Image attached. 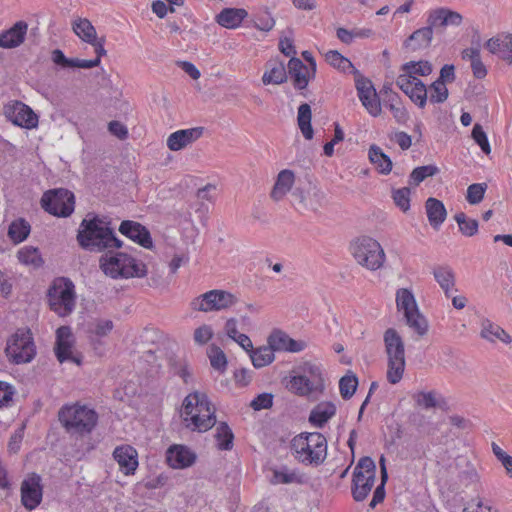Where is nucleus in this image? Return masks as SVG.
Masks as SVG:
<instances>
[{
  "label": "nucleus",
  "mask_w": 512,
  "mask_h": 512,
  "mask_svg": "<svg viewBox=\"0 0 512 512\" xmlns=\"http://www.w3.org/2000/svg\"><path fill=\"white\" fill-rule=\"evenodd\" d=\"M76 239L82 249L97 253L123 245L111 227V220L95 213H88L81 221Z\"/></svg>",
  "instance_id": "1"
},
{
  "label": "nucleus",
  "mask_w": 512,
  "mask_h": 512,
  "mask_svg": "<svg viewBox=\"0 0 512 512\" xmlns=\"http://www.w3.org/2000/svg\"><path fill=\"white\" fill-rule=\"evenodd\" d=\"M183 420L192 431L206 432L216 424L215 408L204 393L195 391L183 401Z\"/></svg>",
  "instance_id": "2"
},
{
  "label": "nucleus",
  "mask_w": 512,
  "mask_h": 512,
  "mask_svg": "<svg viewBox=\"0 0 512 512\" xmlns=\"http://www.w3.org/2000/svg\"><path fill=\"white\" fill-rule=\"evenodd\" d=\"M58 420L67 433L84 436L96 427L98 414L86 405H64L58 411Z\"/></svg>",
  "instance_id": "3"
},
{
  "label": "nucleus",
  "mask_w": 512,
  "mask_h": 512,
  "mask_svg": "<svg viewBox=\"0 0 512 512\" xmlns=\"http://www.w3.org/2000/svg\"><path fill=\"white\" fill-rule=\"evenodd\" d=\"M384 350L387 358L386 379L390 384L401 381L406 367L405 344L395 328H388L383 333Z\"/></svg>",
  "instance_id": "4"
},
{
  "label": "nucleus",
  "mask_w": 512,
  "mask_h": 512,
  "mask_svg": "<svg viewBox=\"0 0 512 512\" xmlns=\"http://www.w3.org/2000/svg\"><path fill=\"white\" fill-rule=\"evenodd\" d=\"M291 450L300 462L318 466L327 457V440L319 432L301 433L292 439Z\"/></svg>",
  "instance_id": "5"
},
{
  "label": "nucleus",
  "mask_w": 512,
  "mask_h": 512,
  "mask_svg": "<svg viewBox=\"0 0 512 512\" xmlns=\"http://www.w3.org/2000/svg\"><path fill=\"white\" fill-rule=\"evenodd\" d=\"M47 299L50 309L58 316L70 315L76 305L74 283L67 277L54 279L47 290Z\"/></svg>",
  "instance_id": "6"
},
{
  "label": "nucleus",
  "mask_w": 512,
  "mask_h": 512,
  "mask_svg": "<svg viewBox=\"0 0 512 512\" xmlns=\"http://www.w3.org/2000/svg\"><path fill=\"white\" fill-rule=\"evenodd\" d=\"M99 263L104 274L114 279L118 277H144L147 273L145 264L123 252L110 257L107 254L102 255Z\"/></svg>",
  "instance_id": "7"
},
{
  "label": "nucleus",
  "mask_w": 512,
  "mask_h": 512,
  "mask_svg": "<svg viewBox=\"0 0 512 512\" xmlns=\"http://www.w3.org/2000/svg\"><path fill=\"white\" fill-rule=\"evenodd\" d=\"M350 252L359 265L371 271L381 268L385 261V253L379 242L368 236L351 242Z\"/></svg>",
  "instance_id": "8"
},
{
  "label": "nucleus",
  "mask_w": 512,
  "mask_h": 512,
  "mask_svg": "<svg viewBox=\"0 0 512 512\" xmlns=\"http://www.w3.org/2000/svg\"><path fill=\"white\" fill-rule=\"evenodd\" d=\"M6 356L14 364L31 362L36 355V348L29 328L18 329L7 342Z\"/></svg>",
  "instance_id": "9"
},
{
  "label": "nucleus",
  "mask_w": 512,
  "mask_h": 512,
  "mask_svg": "<svg viewBox=\"0 0 512 512\" xmlns=\"http://www.w3.org/2000/svg\"><path fill=\"white\" fill-rule=\"evenodd\" d=\"M376 464L369 456L361 457L352 477V496L357 502L366 499L375 484Z\"/></svg>",
  "instance_id": "10"
},
{
  "label": "nucleus",
  "mask_w": 512,
  "mask_h": 512,
  "mask_svg": "<svg viewBox=\"0 0 512 512\" xmlns=\"http://www.w3.org/2000/svg\"><path fill=\"white\" fill-rule=\"evenodd\" d=\"M40 204L44 211L53 216L68 217L74 211L75 197L68 189H51L42 195Z\"/></svg>",
  "instance_id": "11"
},
{
  "label": "nucleus",
  "mask_w": 512,
  "mask_h": 512,
  "mask_svg": "<svg viewBox=\"0 0 512 512\" xmlns=\"http://www.w3.org/2000/svg\"><path fill=\"white\" fill-rule=\"evenodd\" d=\"M236 302L237 298L232 293L214 289L194 298L190 305L195 311L210 312L227 309Z\"/></svg>",
  "instance_id": "12"
},
{
  "label": "nucleus",
  "mask_w": 512,
  "mask_h": 512,
  "mask_svg": "<svg viewBox=\"0 0 512 512\" xmlns=\"http://www.w3.org/2000/svg\"><path fill=\"white\" fill-rule=\"evenodd\" d=\"M355 86L358 97L368 113L374 117L381 114V103L371 80L364 77L357 69H354Z\"/></svg>",
  "instance_id": "13"
},
{
  "label": "nucleus",
  "mask_w": 512,
  "mask_h": 512,
  "mask_svg": "<svg viewBox=\"0 0 512 512\" xmlns=\"http://www.w3.org/2000/svg\"><path fill=\"white\" fill-rule=\"evenodd\" d=\"M6 117L16 126L32 129L38 125V116L26 104L21 101H14L4 107Z\"/></svg>",
  "instance_id": "14"
},
{
  "label": "nucleus",
  "mask_w": 512,
  "mask_h": 512,
  "mask_svg": "<svg viewBox=\"0 0 512 512\" xmlns=\"http://www.w3.org/2000/svg\"><path fill=\"white\" fill-rule=\"evenodd\" d=\"M41 478L32 474L21 484V502L28 510L35 509L42 501Z\"/></svg>",
  "instance_id": "15"
},
{
  "label": "nucleus",
  "mask_w": 512,
  "mask_h": 512,
  "mask_svg": "<svg viewBox=\"0 0 512 512\" xmlns=\"http://www.w3.org/2000/svg\"><path fill=\"white\" fill-rule=\"evenodd\" d=\"M119 232L145 249L153 248V241L149 230L139 222L124 220L119 226Z\"/></svg>",
  "instance_id": "16"
},
{
  "label": "nucleus",
  "mask_w": 512,
  "mask_h": 512,
  "mask_svg": "<svg viewBox=\"0 0 512 512\" xmlns=\"http://www.w3.org/2000/svg\"><path fill=\"white\" fill-rule=\"evenodd\" d=\"M72 332L69 326H61L56 330L55 354L60 363L70 360L80 364V358L72 355L73 342L71 340Z\"/></svg>",
  "instance_id": "17"
},
{
  "label": "nucleus",
  "mask_w": 512,
  "mask_h": 512,
  "mask_svg": "<svg viewBox=\"0 0 512 512\" xmlns=\"http://www.w3.org/2000/svg\"><path fill=\"white\" fill-rule=\"evenodd\" d=\"M166 461L174 469H184L196 461V454L184 445H172L167 449Z\"/></svg>",
  "instance_id": "18"
},
{
  "label": "nucleus",
  "mask_w": 512,
  "mask_h": 512,
  "mask_svg": "<svg viewBox=\"0 0 512 512\" xmlns=\"http://www.w3.org/2000/svg\"><path fill=\"white\" fill-rule=\"evenodd\" d=\"M203 127L182 129L171 133L167 138V147L179 151L197 141L203 135Z\"/></svg>",
  "instance_id": "19"
},
{
  "label": "nucleus",
  "mask_w": 512,
  "mask_h": 512,
  "mask_svg": "<svg viewBox=\"0 0 512 512\" xmlns=\"http://www.w3.org/2000/svg\"><path fill=\"white\" fill-rule=\"evenodd\" d=\"M462 22V15L448 8H438L432 10L427 17V23H430L432 26H434L437 31L447 26L458 27L462 24Z\"/></svg>",
  "instance_id": "20"
},
{
  "label": "nucleus",
  "mask_w": 512,
  "mask_h": 512,
  "mask_svg": "<svg viewBox=\"0 0 512 512\" xmlns=\"http://www.w3.org/2000/svg\"><path fill=\"white\" fill-rule=\"evenodd\" d=\"M268 344L274 350L297 353L306 348V342L294 340L281 330H274L268 337Z\"/></svg>",
  "instance_id": "21"
},
{
  "label": "nucleus",
  "mask_w": 512,
  "mask_h": 512,
  "mask_svg": "<svg viewBox=\"0 0 512 512\" xmlns=\"http://www.w3.org/2000/svg\"><path fill=\"white\" fill-rule=\"evenodd\" d=\"M27 30L28 24L25 21L16 22L0 34V47L4 49L19 47L25 41Z\"/></svg>",
  "instance_id": "22"
},
{
  "label": "nucleus",
  "mask_w": 512,
  "mask_h": 512,
  "mask_svg": "<svg viewBox=\"0 0 512 512\" xmlns=\"http://www.w3.org/2000/svg\"><path fill=\"white\" fill-rule=\"evenodd\" d=\"M434 29V26L427 23V26L415 30L404 41V47L413 52L429 48L433 40Z\"/></svg>",
  "instance_id": "23"
},
{
  "label": "nucleus",
  "mask_w": 512,
  "mask_h": 512,
  "mask_svg": "<svg viewBox=\"0 0 512 512\" xmlns=\"http://www.w3.org/2000/svg\"><path fill=\"white\" fill-rule=\"evenodd\" d=\"M114 459L125 475H132L138 467L137 451L129 446L116 447L113 452Z\"/></svg>",
  "instance_id": "24"
},
{
  "label": "nucleus",
  "mask_w": 512,
  "mask_h": 512,
  "mask_svg": "<svg viewBox=\"0 0 512 512\" xmlns=\"http://www.w3.org/2000/svg\"><path fill=\"white\" fill-rule=\"evenodd\" d=\"M288 74L296 90H303L308 86L309 68L299 58H290L288 61Z\"/></svg>",
  "instance_id": "25"
},
{
  "label": "nucleus",
  "mask_w": 512,
  "mask_h": 512,
  "mask_svg": "<svg viewBox=\"0 0 512 512\" xmlns=\"http://www.w3.org/2000/svg\"><path fill=\"white\" fill-rule=\"evenodd\" d=\"M287 71L283 61L279 59H270L265 64V72L262 76L264 85H280L287 81Z\"/></svg>",
  "instance_id": "26"
},
{
  "label": "nucleus",
  "mask_w": 512,
  "mask_h": 512,
  "mask_svg": "<svg viewBox=\"0 0 512 512\" xmlns=\"http://www.w3.org/2000/svg\"><path fill=\"white\" fill-rule=\"evenodd\" d=\"M295 181V175L292 170H281L276 178L274 186L271 190L270 197L274 201L282 200L286 194L292 189Z\"/></svg>",
  "instance_id": "27"
},
{
  "label": "nucleus",
  "mask_w": 512,
  "mask_h": 512,
  "mask_svg": "<svg viewBox=\"0 0 512 512\" xmlns=\"http://www.w3.org/2000/svg\"><path fill=\"white\" fill-rule=\"evenodd\" d=\"M486 48L492 54H497L501 59L512 63V35L508 34L501 37H492L486 44Z\"/></svg>",
  "instance_id": "28"
},
{
  "label": "nucleus",
  "mask_w": 512,
  "mask_h": 512,
  "mask_svg": "<svg viewBox=\"0 0 512 512\" xmlns=\"http://www.w3.org/2000/svg\"><path fill=\"white\" fill-rule=\"evenodd\" d=\"M248 16V12L243 8H224L216 15L217 24L227 29H235Z\"/></svg>",
  "instance_id": "29"
},
{
  "label": "nucleus",
  "mask_w": 512,
  "mask_h": 512,
  "mask_svg": "<svg viewBox=\"0 0 512 512\" xmlns=\"http://www.w3.org/2000/svg\"><path fill=\"white\" fill-rule=\"evenodd\" d=\"M480 336L491 343H495L497 340L504 344L512 342L511 336L502 327L489 319L482 320Z\"/></svg>",
  "instance_id": "30"
},
{
  "label": "nucleus",
  "mask_w": 512,
  "mask_h": 512,
  "mask_svg": "<svg viewBox=\"0 0 512 512\" xmlns=\"http://www.w3.org/2000/svg\"><path fill=\"white\" fill-rule=\"evenodd\" d=\"M336 414V406L332 402H320L310 412L309 422L322 428Z\"/></svg>",
  "instance_id": "31"
},
{
  "label": "nucleus",
  "mask_w": 512,
  "mask_h": 512,
  "mask_svg": "<svg viewBox=\"0 0 512 512\" xmlns=\"http://www.w3.org/2000/svg\"><path fill=\"white\" fill-rule=\"evenodd\" d=\"M426 214L430 225L434 229H439L447 216L446 208L442 201L429 197L425 202Z\"/></svg>",
  "instance_id": "32"
},
{
  "label": "nucleus",
  "mask_w": 512,
  "mask_h": 512,
  "mask_svg": "<svg viewBox=\"0 0 512 512\" xmlns=\"http://www.w3.org/2000/svg\"><path fill=\"white\" fill-rule=\"evenodd\" d=\"M435 281L444 291L446 297L451 296V290L455 287V274L448 265H439L433 269Z\"/></svg>",
  "instance_id": "33"
},
{
  "label": "nucleus",
  "mask_w": 512,
  "mask_h": 512,
  "mask_svg": "<svg viewBox=\"0 0 512 512\" xmlns=\"http://www.w3.org/2000/svg\"><path fill=\"white\" fill-rule=\"evenodd\" d=\"M368 157L379 173L387 175L391 172L393 166L391 158L376 144L369 147Z\"/></svg>",
  "instance_id": "34"
},
{
  "label": "nucleus",
  "mask_w": 512,
  "mask_h": 512,
  "mask_svg": "<svg viewBox=\"0 0 512 512\" xmlns=\"http://www.w3.org/2000/svg\"><path fill=\"white\" fill-rule=\"evenodd\" d=\"M312 111L307 103H302L298 107L297 124L306 140H311L314 136V130L311 125Z\"/></svg>",
  "instance_id": "35"
},
{
  "label": "nucleus",
  "mask_w": 512,
  "mask_h": 512,
  "mask_svg": "<svg viewBox=\"0 0 512 512\" xmlns=\"http://www.w3.org/2000/svg\"><path fill=\"white\" fill-rule=\"evenodd\" d=\"M214 437L219 450L229 451L233 448L234 434L226 422H219Z\"/></svg>",
  "instance_id": "36"
},
{
  "label": "nucleus",
  "mask_w": 512,
  "mask_h": 512,
  "mask_svg": "<svg viewBox=\"0 0 512 512\" xmlns=\"http://www.w3.org/2000/svg\"><path fill=\"white\" fill-rule=\"evenodd\" d=\"M74 33L86 43L95 42L97 33L95 27L86 18H79L73 22Z\"/></svg>",
  "instance_id": "37"
},
{
  "label": "nucleus",
  "mask_w": 512,
  "mask_h": 512,
  "mask_svg": "<svg viewBox=\"0 0 512 512\" xmlns=\"http://www.w3.org/2000/svg\"><path fill=\"white\" fill-rule=\"evenodd\" d=\"M396 304L398 310L403 311L404 316L419 310L414 295L405 288H401L397 291Z\"/></svg>",
  "instance_id": "38"
},
{
  "label": "nucleus",
  "mask_w": 512,
  "mask_h": 512,
  "mask_svg": "<svg viewBox=\"0 0 512 512\" xmlns=\"http://www.w3.org/2000/svg\"><path fill=\"white\" fill-rule=\"evenodd\" d=\"M274 349L271 345L262 346L257 349H252L250 352V358L255 368H262L274 361Z\"/></svg>",
  "instance_id": "39"
},
{
  "label": "nucleus",
  "mask_w": 512,
  "mask_h": 512,
  "mask_svg": "<svg viewBox=\"0 0 512 512\" xmlns=\"http://www.w3.org/2000/svg\"><path fill=\"white\" fill-rule=\"evenodd\" d=\"M17 258L20 263L24 265H31L34 268H39L44 263L38 248L33 246H25L21 248L17 252Z\"/></svg>",
  "instance_id": "40"
},
{
  "label": "nucleus",
  "mask_w": 512,
  "mask_h": 512,
  "mask_svg": "<svg viewBox=\"0 0 512 512\" xmlns=\"http://www.w3.org/2000/svg\"><path fill=\"white\" fill-rule=\"evenodd\" d=\"M288 387L291 391L303 396L319 389L307 375L301 374L292 377Z\"/></svg>",
  "instance_id": "41"
},
{
  "label": "nucleus",
  "mask_w": 512,
  "mask_h": 512,
  "mask_svg": "<svg viewBox=\"0 0 512 512\" xmlns=\"http://www.w3.org/2000/svg\"><path fill=\"white\" fill-rule=\"evenodd\" d=\"M31 226L23 218L13 221L8 229V236L14 243L23 242L30 234Z\"/></svg>",
  "instance_id": "42"
},
{
  "label": "nucleus",
  "mask_w": 512,
  "mask_h": 512,
  "mask_svg": "<svg viewBox=\"0 0 512 512\" xmlns=\"http://www.w3.org/2000/svg\"><path fill=\"white\" fill-rule=\"evenodd\" d=\"M404 317L409 328L414 330L420 338L427 334L429 327L428 322L419 310H417V312L407 314Z\"/></svg>",
  "instance_id": "43"
},
{
  "label": "nucleus",
  "mask_w": 512,
  "mask_h": 512,
  "mask_svg": "<svg viewBox=\"0 0 512 512\" xmlns=\"http://www.w3.org/2000/svg\"><path fill=\"white\" fill-rule=\"evenodd\" d=\"M439 173V169L435 165H424L416 167L409 175V184L419 186L428 177H433Z\"/></svg>",
  "instance_id": "44"
},
{
  "label": "nucleus",
  "mask_w": 512,
  "mask_h": 512,
  "mask_svg": "<svg viewBox=\"0 0 512 512\" xmlns=\"http://www.w3.org/2000/svg\"><path fill=\"white\" fill-rule=\"evenodd\" d=\"M326 61L334 68L346 72L347 70L351 69L352 73L354 74L355 67L353 66L352 62L344 57L340 52L337 50H330L325 54Z\"/></svg>",
  "instance_id": "45"
},
{
  "label": "nucleus",
  "mask_w": 512,
  "mask_h": 512,
  "mask_svg": "<svg viewBox=\"0 0 512 512\" xmlns=\"http://www.w3.org/2000/svg\"><path fill=\"white\" fill-rule=\"evenodd\" d=\"M459 226V230L465 236L471 237L478 232V221L476 219L467 218L464 212H459L454 216Z\"/></svg>",
  "instance_id": "46"
},
{
  "label": "nucleus",
  "mask_w": 512,
  "mask_h": 512,
  "mask_svg": "<svg viewBox=\"0 0 512 512\" xmlns=\"http://www.w3.org/2000/svg\"><path fill=\"white\" fill-rule=\"evenodd\" d=\"M272 482L276 484L301 483V477L287 467L273 470Z\"/></svg>",
  "instance_id": "47"
},
{
  "label": "nucleus",
  "mask_w": 512,
  "mask_h": 512,
  "mask_svg": "<svg viewBox=\"0 0 512 512\" xmlns=\"http://www.w3.org/2000/svg\"><path fill=\"white\" fill-rule=\"evenodd\" d=\"M358 378L352 375H345L339 381L340 394L343 399H350L356 392Z\"/></svg>",
  "instance_id": "48"
},
{
  "label": "nucleus",
  "mask_w": 512,
  "mask_h": 512,
  "mask_svg": "<svg viewBox=\"0 0 512 512\" xmlns=\"http://www.w3.org/2000/svg\"><path fill=\"white\" fill-rule=\"evenodd\" d=\"M410 100L419 108H424L427 103V88L419 78L414 82L413 90L410 91Z\"/></svg>",
  "instance_id": "49"
},
{
  "label": "nucleus",
  "mask_w": 512,
  "mask_h": 512,
  "mask_svg": "<svg viewBox=\"0 0 512 512\" xmlns=\"http://www.w3.org/2000/svg\"><path fill=\"white\" fill-rule=\"evenodd\" d=\"M299 370L301 375H307L316 387H323V378L319 366L311 362H305L299 367Z\"/></svg>",
  "instance_id": "50"
},
{
  "label": "nucleus",
  "mask_w": 512,
  "mask_h": 512,
  "mask_svg": "<svg viewBox=\"0 0 512 512\" xmlns=\"http://www.w3.org/2000/svg\"><path fill=\"white\" fill-rule=\"evenodd\" d=\"M488 188L486 183H474L468 186L466 200L471 205L479 204L483 199Z\"/></svg>",
  "instance_id": "51"
},
{
  "label": "nucleus",
  "mask_w": 512,
  "mask_h": 512,
  "mask_svg": "<svg viewBox=\"0 0 512 512\" xmlns=\"http://www.w3.org/2000/svg\"><path fill=\"white\" fill-rule=\"evenodd\" d=\"M410 193L409 187L392 190V199L395 205L403 212H407L410 209Z\"/></svg>",
  "instance_id": "52"
},
{
  "label": "nucleus",
  "mask_w": 512,
  "mask_h": 512,
  "mask_svg": "<svg viewBox=\"0 0 512 512\" xmlns=\"http://www.w3.org/2000/svg\"><path fill=\"white\" fill-rule=\"evenodd\" d=\"M412 68H415V61L406 62L400 68L402 73L396 79V85L399 89L406 87L408 84H414L418 77L411 75Z\"/></svg>",
  "instance_id": "53"
},
{
  "label": "nucleus",
  "mask_w": 512,
  "mask_h": 512,
  "mask_svg": "<svg viewBox=\"0 0 512 512\" xmlns=\"http://www.w3.org/2000/svg\"><path fill=\"white\" fill-rule=\"evenodd\" d=\"M415 401L418 406L428 410L436 407H441V402L436 398V392L421 391L415 396Z\"/></svg>",
  "instance_id": "54"
},
{
  "label": "nucleus",
  "mask_w": 512,
  "mask_h": 512,
  "mask_svg": "<svg viewBox=\"0 0 512 512\" xmlns=\"http://www.w3.org/2000/svg\"><path fill=\"white\" fill-rule=\"evenodd\" d=\"M209 358L211 366L218 370L224 371L227 366V358L221 348L216 345H212L209 352Z\"/></svg>",
  "instance_id": "55"
},
{
  "label": "nucleus",
  "mask_w": 512,
  "mask_h": 512,
  "mask_svg": "<svg viewBox=\"0 0 512 512\" xmlns=\"http://www.w3.org/2000/svg\"><path fill=\"white\" fill-rule=\"evenodd\" d=\"M292 204L299 210H305L309 206H314L312 200H308V191L301 187H295L291 193Z\"/></svg>",
  "instance_id": "56"
},
{
  "label": "nucleus",
  "mask_w": 512,
  "mask_h": 512,
  "mask_svg": "<svg viewBox=\"0 0 512 512\" xmlns=\"http://www.w3.org/2000/svg\"><path fill=\"white\" fill-rule=\"evenodd\" d=\"M430 90L431 94L429 99L431 103H443L447 100L449 95L448 89L441 81H434L430 85Z\"/></svg>",
  "instance_id": "57"
},
{
  "label": "nucleus",
  "mask_w": 512,
  "mask_h": 512,
  "mask_svg": "<svg viewBox=\"0 0 512 512\" xmlns=\"http://www.w3.org/2000/svg\"><path fill=\"white\" fill-rule=\"evenodd\" d=\"M472 138L479 145L483 153L486 155L490 154L491 147L487 135L480 124L474 125L472 130Z\"/></svg>",
  "instance_id": "58"
},
{
  "label": "nucleus",
  "mask_w": 512,
  "mask_h": 512,
  "mask_svg": "<svg viewBox=\"0 0 512 512\" xmlns=\"http://www.w3.org/2000/svg\"><path fill=\"white\" fill-rule=\"evenodd\" d=\"M14 394L15 389L11 384L0 381V408L10 406Z\"/></svg>",
  "instance_id": "59"
},
{
  "label": "nucleus",
  "mask_w": 512,
  "mask_h": 512,
  "mask_svg": "<svg viewBox=\"0 0 512 512\" xmlns=\"http://www.w3.org/2000/svg\"><path fill=\"white\" fill-rule=\"evenodd\" d=\"M273 405V395L271 393H261L257 397H255L250 406L255 411H260L263 409H268Z\"/></svg>",
  "instance_id": "60"
},
{
  "label": "nucleus",
  "mask_w": 512,
  "mask_h": 512,
  "mask_svg": "<svg viewBox=\"0 0 512 512\" xmlns=\"http://www.w3.org/2000/svg\"><path fill=\"white\" fill-rule=\"evenodd\" d=\"M388 107L398 123H406L409 118V114L406 108L402 105L401 101H397V103H390Z\"/></svg>",
  "instance_id": "61"
},
{
  "label": "nucleus",
  "mask_w": 512,
  "mask_h": 512,
  "mask_svg": "<svg viewBox=\"0 0 512 512\" xmlns=\"http://www.w3.org/2000/svg\"><path fill=\"white\" fill-rule=\"evenodd\" d=\"M254 26L258 30L268 32L275 26V20L271 14L266 11L263 15L257 17Z\"/></svg>",
  "instance_id": "62"
},
{
  "label": "nucleus",
  "mask_w": 512,
  "mask_h": 512,
  "mask_svg": "<svg viewBox=\"0 0 512 512\" xmlns=\"http://www.w3.org/2000/svg\"><path fill=\"white\" fill-rule=\"evenodd\" d=\"M108 131L120 140H125L128 137L127 127L117 120L108 123Z\"/></svg>",
  "instance_id": "63"
},
{
  "label": "nucleus",
  "mask_w": 512,
  "mask_h": 512,
  "mask_svg": "<svg viewBox=\"0 0 512 512\" xmlns=\"http://www.w3.org/2000/svg\"><path fill=\"white\" fill-rule=\"evenodd\" d=\"M213 336V331L210 326L202 325L194 332V340L200 345L206 344Z\"/></svg>",
  "instance_id": "64"
}]
</instances>
